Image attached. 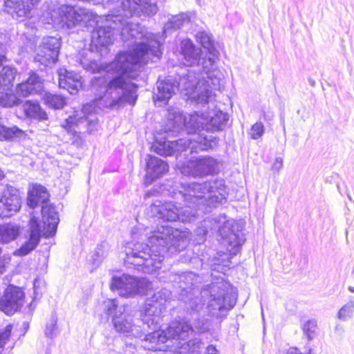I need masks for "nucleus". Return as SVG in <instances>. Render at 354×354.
<instances>
[{"label":"nucleus","instance_id":"obj_1","mask_svg":"<svg viewBox=\"0 0 354 354\" xmlns=\"http://www.w3.org/2000/svg\"><path fill=\"white\" fill-rule=\"evenodd\" d=\"M112 14L105 16V25L100 26L102 17L83 8L62 5L50 10L41 17L48 24L68 30L81 23L97 27L91 32V47L99 50L111 44L120 32L124 41L133 44L132 50L120 53L105 70L115 75L105 86L104 95L93 102L99 108H118L124 103L134 104L137 100L138 86L132 81L141 72L142 64L149 60L156 62L162 55L161 46L164 39L147 32L138 23L124 19L133 15H153L157 12L156 0H108Z\"/></svg>","mask_w":354,"mask_h":354},{"label":"nucleus","instance_id":"obj_2","mask_svg":"<svg viewBox=\"0 0 354 354\" xmlns=\"http://www.w3.org/2000/svg\"><path fill=\"white\" fill-rule=\"evenodd\" d=\"M194 274L183 273L173 275L174 281L181 289V299L192 317V323L186 320L174 321L164 330H156L160 322L162 309L171 297V292L162 289L147 298L141 310L140 317L148 328L154 331L146 335L145 339L151 342L167 343L174 341V354H200L202 342L198 338L187 341L193 333H202L207 329V316L219 318L226 315L236 304V297L230 284L221 280L203 288L198 295L190 281Z\"/></svg>","mask_w":354,"mask_h":354},{"label":"nucleus","instance_id":"obj_3","mask_svg":"<svg viewBox=\"0 0 354 354\" xmlns=\"http://www.w3.org/2000/svg\"><path fill=\"white\" fill-rule=\"evenodd\" d=\"M228 120V115L217 109L208 112L194 111L183 113L179 109L170 110L168 114V124L165 130L169 134L178 133L184 129L189 137L175 141L156 140L152 145L153 151L160 156L181 153L186 156L189 153L213 149L218 145V138L207 133H214L223 130Z\"/></svg>","mask_w":354,"mask_h":354},{"label":"nucleus","instance_id":"obj_4","mask_svg":"<svg viewBox=\"0 0 354 354\" xmlns=\"http://www.w3.org/2000/svg\"><path fill=\"white\" fill-rule=\"evenodd\" d=\"M190 240L187 229L180 230L168 225H158L148 237V243H129L125 248V263L137 270L152 274L161 268L165 257L183 250Z\"/></svg>","mask_w":354,"mask_h":354},{"label":"nucleus","instance_id":"obj_5","mask_svg":"<svg viewBox=\"0 0 354 354\" xmlns=\"http://www.w3.org/2000/svg\"><path fill=\"white\" fill-rule=\"evenodd\" d=\"M178 88L184 91L188 99L198 104L210 103L215 97V90L209 81L199 79V75L195 71L189 70L185 75L180 77L178 83L170 77L158 82L157 92L153 97L155 105H166Z\"/></svg>","mask_w":354,"mask_h":354},{"label":"nucleus","instance_id":"obj_6","mask_svg":"<svg viewBox=\"0 0 354 354\" xmlns=\"http://www.w3.org/2000/svg\"><path fill=\"white\" fill-rule=\"evenodd\" d=\"M227 195L223 180H215L204 183H181L178 192H173L172 197L180 200L183 199L187 204L185 207H179V211L187 208L186 216L189 212L196 213V218L198 212L207 211V207H213L221 204L226 199Z\"/></svg>","mask_w":354,"mask_h":354},{"label":"nucleus","instance_id":"obj_7","mask_svg":"<svg viewBox=\"0 0 354 354\" xmlns=\"http://www.w3.org/2000/svg\"><path fill=\"white\" fill-rule=\"evenodd\" d=\"M48 193L44 186L33 185L28 191L27 204L32 209L39 205H41L43 219L41 225H47L44 234L47 236H53L57 230L59 216L55 208L48 204Z\"/></svg>","mask_w":354,"mask_h":354},{"label":"nucleus","instance_id":"obj_8","mask_svg":"<svg viewBox=\"0 0 354 354\" xmlns=\"http://www.w3.org/2000/svg\"><path fill=\"white\" fill-rule=\"evenodd\" d=\"M196 39L203 47L202 50L207 56V59H203L202 69L211 80L212 86L214 90L219 88L222 75L218 69L217 62L219 52L214 46L212 35L205 31H198Z\"/></svg>","mask_w":354,"mask_h":354},{"label":"nucleus","instance_id":"obj_9","mask_svg":"<svg viewBox=\"0 0 354 354\" xmlns=\"http://www.w3.org/2000/svg\"><path fill=\"white\" fill-rule=\"evenodd\" d=\"M214 221V227L218 228L221 243L226 248L230 255H236L244 241L237 224L233 219H227L225 215H220Z\"/></svg>","mask_w":354,"mask_h":354},{"label":"nucleus","instance_id":"obj_10","mask_svg":"<svg viewBox=\"0 0 354 354\" xmlns=\"http://www.w3.org/2000/svg\"><path fill=\"white\" fill-rule=\"evenodd\" d=\"M152 216L167 221H179L182 223H191L196 218V213L190 212L189 216H186L187 208L179 211L176 204L172 202L162 203L156 201L149 207Z\"/></svg>","mask_w":354,"mask_h":354},{"label":"nucleus","instance_id":"obj_11","mask_svg":"<svg viewBox=\"0 0 354 354\" xmlns=\"http://www.w3.org/2000/svg\"><path fill=\"white\" fill-rule=\"evenodd\" d=\"M149 284L145 279L123 274L120 277H113L111 288L117 290L120 296L129 298L143 294L147 291Z\"/></svg>","mask_w":354,"mask_h":354},{"label":"nucleus","instance_id":"obj_12","mask_svg":"<svg viewBox=\"0 0 354 354\" xmlns=\"http://www.w3.org/2000/svg\"><path fill=\"white\" fill-rule=\"evenodd\" d=\"M181 173L185 176L203 177L212 175L218 171V162L210 156H201L190 160L187 165L180 167Z\"/></svg>","mask_w":354,"mask_h":354},{"label":"nucleus","instance_id":"obj_13","mask_svg":"<svg viewBox=\"0 0 354 354\" xmlns=\"http://www.w3.org/2000/svg\"><path fill=\"white\" fill-rule=\"evenodd\" d=\"M91 107V105H84L82 111L83 116H77V115H74V117L70 116L66 120L63 127L67 132L75 135L80 133L82 130L92 132L97 129L98 120L95 114L92 113L87 114Z\"/></svg>","mask_w":354,"mask_h":354},{"label":"nucleus","instance_id":"obj_14","mask_svg":"<svg viewBox=\"0 0 354 354\" xmlns=\"http://www.w3.org/2000/svg\"><path fill=\"white\" fill-rule=\"evenodd\" d=\"M60 46L59 37H47L44 38L36 50L35 61L44 66L54 64L57 60Z\"/></svg>","mask_w":354,"mask_h":354},{"label":"nucleus","instance_id":"obj_15","mask_svg":"<svg viewBox=\"0 0 354 354\" xmlns=\"http://www.w3.org/2000/svg\"><path fill=\"white\" fill-rule=\"evenodd\" d=\"M112 322L116 331L120 333L136 337H141L143 335L140 326L134 323L133 315L124 306L120 307L113 315Z\"/></svg>","mask_w":354,"mask_h":354},{"label":"nucleus","instance_id":"obj_16","mask_svg":"<svg viewBox=\"0 0 354 354\" xmlns=\"http://www.w3.org/2000/svg\"><path fill=\"white\" fill-rule=\"evenodd\" d=\"M29 225V239L13 252L15 256L24 257L28 254L37 247L41 235L48 237L44 234L47 225H41L35 216L30 218Z\"/></svg>","mask_w":354,"mask_h":354},{"label":"nucleus","instance_id":"obj_17","mask_svg":"<svg viewBox=\"0 0 354 354\" xmlns=\"http://www.w3.org/2000/svg\"><path fill=\"white\" fill-rule=\"evenodd\" d=\"M21 208V198L19 190L9 186L0 197V218L10 217Z\"/></svg>","mask_w":354,"mask_h":354},{"label":"nucleus","instance_id":"obj_18","mask_svg":"<svg viewBox=\"0 0 354 354\" xmlns=\"http://www.w3.org/2000/svg\"><path fill=\"white\" fill-rule=\"evenodd\" d=\"M24 292L20 288L9 286L0 299V310L13 315L24 304Z\"/></svg>","mask_w":354,"mask_h":354},{"label":"nucleus","instance_id":"obj_19","mask_svg":"<svg viewBox=\"0 0 354 354\" xmlns=\"http://www.w3.org/2000/svg\"><path fill=\"white\" fill-rule=\"evenodd\" d=\"M180 54L183 57L182 63L187 66L196 65L202 67L203 59H207V56L202 49L196 48L189 39L181 41Z\"/></svg>","mask_w":354,"mask_h":354},{"label":"nucleus","instance_id":"obj_20","mask_svg":"<svg viewBox=\"0 0 354 354\" xmlns=\"http://www.w3.org/2000/svg\"><path fill=\"white\" fill-rule=\"evenodd\" d=\"M169 166L167 162L152 156H147L145 184H151L153 180L162 177L168 171Z\"/></svg>","mask_w":354,"mask_h":354},{"label":"nucleus","instance_id":"obj_21","mask_svg":"<svg viewBox=\"0 0 354 354\" xmlns=\"http://www.w3.org/2000/svg\"><path fill=\"white\" fill-rule=\"evenodd\" d=\"M59 86L67 90L71 94H75L82 86V77L65 68L58 70Z\"/></svg>","mask_w":354,"mask_h":354},{"label":"nucleus","instance_id":"obj_22","mask_svg":"<svg viewBox=\"0 0 354 354\" xmlns=\"http://www.w3.org/2000/svg\"><path fill=\"white\" fill-rule=\"evenodd\" d=\"M44 88L41 78L35 73H32L28 79L17 84L16 93L19 97H27L30 95L41 93Z\"/></svg>","mask_w":354,"mask_h":354},{"label":"nucleus","instance_id":"obj_23","mask_svg":"<svg viewBox=\"0 0 354 354\" xmlns=\"http://www.w3.org/2000/svg\"><path fill=\"white\" fill-rule=\"evenodd\" d=\"M40 0H4L5 10L12 16L22 18L28 17L32 6L37 4Z\"/></svg>","mask_w":354,"mask_h":354},{"label":"nucleus","instance_id":"obj_24","mask_svg":"<svg viewBox=\"0 0 354 354\" xmlns=\"http://www.w3.org/2000/svg\"><path fill=\"white\" fill-rule=\"evenodd\" d=\"M21 109L26 118L41 121L48 118L46 111L36 101L26 100L22 104Z\"/></svg>","mask_w":354,"mask_h":354},{"label":"nucleus","instance_id":"obj_25","mask_svg":"<svg viewBox=\"0 0 354 354\" xmlns=\"http://www.w3.org/2000/svg\"><path fill=\"white\" fill-rule=\"evenodd\" d=\"M109 251V247L106 242H102L96 247L88 260L89 264L91 265L92 271L102 264L104 259L107 257Z\"/></svg>","mask_w":354,"mask_h":354},{"label":"nucleus","instance_id":"obj_26","mask_svg":"<svg viewBox=\"0 0 354 354\" xmlns=\"http://www.w3.org/2000/svg\"><path fill=\"white\" fill-rule=\"evenodd\" d=\"M190 16L188 13H180L172 16L164 26V33H169L171 30L180 29L185 24L189 22Z\"/></svg>","mask_w":354,"mask_h":354},{"label":"nucleus","instance_id":"obj_27","mask_svg":"<svg viewBox=\"0 0 354 354\" xmlns=\"http://www.w3.org/2000/svg\"><path fill=\"white\" fill-rule=\"evenodd\" d=\"M19 234L17 225L11 223L0 225V243H9L16 239Z\"/></svg>","mask_w":354,"mask_h":354},{"label":"nucleus","instance_id":"obj_28","mask_svg":"<svg viewBox=\"0 0 354 354\" xmlns=\"http://www.w3.org/2000/svg\"><path fill=\"white\" fill-rule=\"evenodd\" d=\"M0 105L3 107H12L17 105L20 100L19 96L14 94L13 91L9 89V87H1L0 88Z\"/></svg>","mask_w":354,"mask_h":354},{"label":"nucleus","instance_id":"obj_29","mask_svg":"<svg viewBox=\"0 0 354 354\" xmlns=\"http://www.w3.org/2000/svg\"><path fill=\"white\" fill-rule=\"evenodd\" d=\"M16 74L17 70L15 68L8 65L3 66L0 71V88L11 86Z\"/></svg>","mask_w":354,"mask_h":354},{"label":"nucleus","instance_id":"obj_30","mask_svg":"<svg viewBox=\"0 0 354 354\" xmlns=\"http://www.w3.org/2000/svg\"><path fill=\"white\" fill-rule=\"evenodd\" d=\"M43 100L46 105L53 109H62L66 104L62 96L48 92H45L43 95Z\"/></svg>","mask_w":354,"mask_h":354},{"label":"nucleus","instance_id":"obj_31","mask_svg":"<svg viewBox=\"0 0 354 354\" xmlns=\"http://www.w3.org/2000/svg\"><path fill=\"white\" fill-rule=\"evenodd\" d=\"M354 315V301L351 300L343 305L337 312V317L339 319L346 322L353 318Z\"/></svg>","mask_w":354,"mask_h":354},{"label":"nucleus","instance_id":"obj_32","mask_svg":"<svg viewBox=\"0 0 354 354\" xmlns=\"http://www.w3.org/2000/svg\"><path fill=\"white\" fill-rule=\"evenodd\" d=\"M57 317L52 315L46 325L44 334L46 337L52 339L58 335L59 330L57 326Z\"/></svg>","mask_w":354,"mask_h":354},{"label":"nucleus","instance_id":"obj_33","mask_svg":"<svg viewBox=\"0 0 354 354\" xmlns=\"http://www.w3.org/2000/svg\"><path fill=\"white\" fill-rule=\"evenodd\" d=\"M317 322L314 319L308 320L303 326V331L308 339H313L316 333Z\"/></svg>","mask_w":354,"mask_h":354},{"label":"nucleus","instance_id":"obj_34","mask_svg":"<svg viewBox=\"0 0 354 354\" xmlns=\"http://www.w3.org/2000/svg\"><path fill=\"white\" fill-rule=\"evenodd\" d=\"M264 133V126L262 122H256L252 126L250 130V136L251 138L257 140L261 137Z\"/></svg>","mask_w":354,"mask_h":354},{"label":"nucleus","instance_id":"obj_35","mask_svg":"<svg viewBox=\"0 0 354 354\" xmlns=\"http://www.w3.org/2000/svg\"><path fill=\"white\" fill-rule=\"evenodd\" d=\"M104 310L109 315L115 314L119 310L118 308V302L116 299H106L104 302Z\"/></svg>","mask_w":354,"mask_h":354},{"label":"nucleus","instance_id":"obj_36","mask_svg":"<svg viewBox=\"0 0 354 354\" xmlns=\"http://www.w3.org/2000/svg\"><path fill=\"white\" fill-rule=\"evenodd\" d=\"M12 328V325H8L2 330H0V348H3L8 341Z\"/></svg>","mask_w":354,"mask_h":354},{"label":"nucleus","instance_id":"obj_37","mask_svg":"<svg viewBox=\"0 0 354 354\" xmlns=\"http://www.w3.org/2000/svg\"><path fill=\"white\" fill-rule=\"evenodd\" d=\"M81 64L86 71H89L93 73L100 72V68L95 61L93 60L88 62L86 59L81 60Z\"/></svg>","mask_w":354,"mask_h":354},{"label":"nucleus","instance_id":"obj_38","mask_svg":"<svg viewBox=\"0 0 354 354\" xmlns=\"http://www.w3.org/2000/svg\"><path fill=\"white\" fill-rule=\"evenodd\" d=\"M283 167V159L281 157H277L275 158L272 166V169L275 171H279Z\"/></svg>","mask_w":354,"mask_h":354},{"label":"nucleus","instance_id":"obj_39","mask_svg":"<svg viewBox=\"0 0 354 354\" xmlns=\"http://www.w3.org/2000/svg\"><path fill=\"white\" fill-rule=\"evenodd\" d=\"M334 330H335V333L336 334H337L338 335H342L344 332V327L340 324H337L335 326Z\"/></svg>","mask_w":354,"mask_h":354},{"label":"nucleus","instance_id":"obj_40","mask_svg":"<svg viewBox=\"0 0 354 354\" xmlns=\"http://www.w3.org/2000/svg\"><path fill=\"white\" fill-rule=\"evenodd\" d=\"M205 354H218V351L216 350L215 346L209 345V346L207 347Z\"/></svg>","mask_w":354,"mask_h":354},{"label":"nucleus","instance_id":"obj_41","mask_svg":"<svg viewBox=\"0 0 354 354\" xmlns=\"http://www.w3.org/2000/svg\"><path fill=\"white\" fill-rule=\"evenodd\" d=\"M101 82H104V79L101 78V77H95L93 82V86L94 87L95 85L100 84Z\"/></svg>","mask_w":354,"mask_h":354},{"label":"nucleus","instance_id":"obj_42","mask_svg":"<svg viewBox=\"0 0 354 354\" xmlns=\"http://www.w3.org/2000/svg\"><path fill=\"white\" fill-rule=\"evenodd\" d=\"M6 62V57L3 54L0 53V67Z\"/></svg>","mask_w":354,"mask_h":354},{"label":"nucleus","instance_id":"obj_43","mask_svg":"<svg viewBox=\"0 0 354 354\" xmlns=\"http://www.w3.org/2000/svg\"><path fill=\"white\" fill-rule=\"evenodd\" d=\"M348 289L351 292L354 293V287L349 286Z\"/></svg>","mask_w":354,"mask_h":354},{"label":"nucleus","instance_id":"obj_44","mask_svg":"<svg viewBox=\"0 0 354 354\" xmlns=\"http://www.w3.org/2000/svg\"><path fill=\"white\" fill-rule=\"evenodd\" d=\"M3 171L0 169V179H1L3 177Z\"/></svg>","mask_w":354,"mask_h":354},{"label":"nucleus","instance_id":"obj_45","mask_svg":"<svg viewBox=\"0 0 354 354\" xmlns=\"http://www.w3.org/2000/svg\"><path fill=\"white\" fill-rule=\"evenodd\" d=\"M36 283H37V281H35V282H34V288H35V290H36Z\"/></svg>","mask_w":354,"mask_h":354},{"label":"nucleus","instance_id":"obj_46","mask_svg":"<svg viewBox=\"0 0 354 354\" xmlns=\"http://www.w3.org/2000/svg\"><path fill=\"white\" fill-rule=\"evenodd\" d=\"M207 232V230H205L204 231V234H206Z\"/></svg>","mask_w":354,"mask_h":354}]
</instances>
